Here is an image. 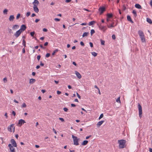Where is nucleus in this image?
I'll return each instance as SVG.
<instances>
[{
    "label": "nucleus",
    "mask_w": 152,
    "mask_h": 152,
    "mask_svg": "<svg viewBox=\"0 0 152 152\" xmlns=\"http://www.w3.org/2000/svg\"><path fill=\"white\" fill-rule=\"evenodd\" d=\"M118 143L119 144V147L121 148H123L126 147V141L124 140H118Z\"/></svg>",
    "instance_id": "nucleus-1"
},
{
    "label": "nucleus",
    "mask_w": 152,
    "mask_h": 152,
    "mask_svg": "<svg viewBox=\"0 0 152 152\" xmlns=\"http://www.w3.org/2000/svg\"><path fill=\"white\" fill-rule=\"evenodd\" d=\"M8 131L14 133L15 130V127L14 126V124H12L7 127Z\"/></svg>",
    "instance_id": "nucleus-2"
},
{
    "label": "nucleus",
    "mask_w": 152,
    "mask_h": 152,
    "mask_svg": "<svg viewBox=\"0 0 152 152\" xmlns=\"http://www.w3.org/2000/svg\"><path fill=\"white\" fill-rule=\"evenodd\" d=\"M138 107L139 111V116L141 118L142 117V108L141 105L140 103H138Z\"/></svg>",
    "instance_id": "nucleus-3"
},
{
    "label": "nucleus",
    "mask_w": 152,
    "mask_h": 152,
    "mask_svg": "<svg viewBox=\"0 0 152 152\" xmlns=\"http://www.w3.org/2000/svg\"><path fill=\"white\" fill-rule=\"evenodd\" d=\"M138 107L139 111V116L141 118L142 117V108L141 105L140 103H138Z\"/></svg>",
    "instance_id": "nucleus-4"
},
{
    "label": "nucleus",
    "mask_w": 152,
    "mask_h": 152,
    "mask_svg": "<svg viewBox=\"0 0 152 152\" xmlns=\"http://www.w3.org/2000/svg\"><path fill=\"white\" fill-rule=\"evenodd\" d=\"M8 147L10 148V152H16L15 148H14L11 144H9L8 145Z\"/></svg>",
    "instance_id": "nucleus-5"
},
{
    "label": "nucleus",
    "mask_w": 152,
    "mask_h": 152,
    "mask_svg": "<svg viewBox=\"0 0 152 152\" xmlns=\"http://www.w3.org/2000/svg\"><path fill=\"white\" fill-rule=\"evenodd\" d=\"M10 142L11 143L12 145L14 147H17V145L15 140L14 139L11 140Z\"/></svg>",
    "instance_id": "nucleus-6"
},
{
    "label": "nucleus",
    "mask_w": 152,
    "mask_h": 152,
    "mask_svg": "<svg viewBox=\"0 0 152 152\" xmlns=\"http://www.w3.org/2000/svg\"><path fill=\"white\" fill-rule=\"evenodd\" d=\"M26 123L25 121L24 120L20 119L19 120L18 124L19 126H21L23 124Z\"/></svg>",
    "instance_id": "nucleus-7"
},
{
    "label": "nucleus",
    "mask_w": 152,
    "mask_h": 152,
    "mask_svg": "<svg viewBox=\"0 0 152 152\" xmlns=\"http://www.w3.org/2000/svg\"><path fill=\"white\" fill-rule=\"evenodd\" d=\"M21 33V30H19L15 33L14 35L16 38H17L20 36Z\"/></svg>",
    "instance_id": "nucleus-8"
},
{
    "label": "nucleus",
    "mask_w": 152,
    "mask_h": 152,
    "mask_svg": "<svg viewBox=\"0 0 152 152\" xmlns=\"http://www.w3.org/2000/svg\"><path fill=\"white\" fill-rule=\"evenodd\" d=\"M105 8L104 7H100L99 9V10L100 12V15H101L105 11Z\"/></svg>",
    "instance_id": "nucleus-9"
},
{
    "label": "nucleus",
    "mask_w": 152,
    "mask_h": 152,
    "mask_svg": "<svg viewBox=\"0 0 152 152\" xmlns=\"http://www.w3.org/2000/svg\"><path fill=\"white\" fill-rule=\"evenodd\" d=\"M99 27L100 30H102L104 32H105L107 29L105 26H102L101 25L99 26Z\"/></svg>",
    "instance_id": "nucleus-10"
},
{
    "label": "nucleus",
    "mask_w": 152,
    "mask_h": 152,
    "mask_svg": "<svg viewBox=\"0 0 152 152\" xmlns=\"http://www.w3.org/2000/svg\"><path fill=\"white\" fill-rule=\"evenodd\" d=\"M75 74H76V75L77 76V77L79 78V79H80L81 78V75H80V74L79 72H78L77 71H75Z\"/></svg>",
    "instance_id": "nucleus-11"
},
{
    "label": "nucleus",
    "mask_w": 152,
    "mask_h": 152,
    "mask_svg": "<svg viewBox=\"0 0 152 152\" xmlns=\"http://www.w3.org/2000/svg\"><path fill=\"white\" fill-rule=\"evenodd\" d=\"M74 144L76 145H79L78 140L77 138L76 139H74L73 140Z\"/></svg>",
    "instance_id": "nucleus-12"
},
{
    "label": "nucleus",
    "mask_w": 152,
    "mask_h": 152,
    "mask_svg": "<svg viewBox=\"0 0 152 152\" xmlns=\"http://www.w3.org/2000/svg\"><path fill=\"white\" fill-rule=\"evenodd\" d=\"M26 27L24 25H22L19 30H21V31L22 32L23 31H24L26 29Z\"/></svg>",
    "instance_id": "nucleus-13"
},
{
    "label": "nucleus",
    "mask_w": 152,
    "mask_h": 152,
    "mask_svg": "<svg viewBox=\"0 0 152 152\" xmlns=\"http://www.w3.org/2000/svg\"><path fill=\"white\" fill-rule=\"evenodd\" d=\"M104 122V121H101L99 122L96 124V126L97 127H99Z\"/></svg>",
    "instance_id": "nucleus-14"
},
{
    "label": "nucleus",
    "mask_w": 152,
    "mask_h": 152,
    "mask_svg": "<svg viewBox=\"0 0 152 152\" xmlns=\"http://www.w3.org/2000/svg\"><path fill=\"white\" fill-rule=\"evenodd\" d=\"M33 8L34 11L36 13H38L39 11V10L37 6L35 5L33 6Z\"/></svg>",
    "instance_id": "nucleus-15"
},
{
    "label": "nucleus",
    "mask_w": 152,
    "mask_h": 152,
    "mask_svg": "<svg viewBox=\"0 0 152 152\" xmlns=\"http://www.w3.org/2000/svg\"><path fill=\"white\" fill-rule=\"evenodd\" d=\"M39 3V2L37 0H34V1L32 3L34 6H35V5L37 6Z\"/></svg>",
    "instance_id": "nucleus-16"
},
{
    "label": "nucleus",
    "mask_w": 152,
    "mask_h": 152,
    "mask_svg": "<svg viewBox=\"0 0 152 152\" xmlns=\"http://www.w3.org/2000/svg\"><path fill=\"white\" fill-rule=\"evenodd\" d=\"M127 19L128 21L132 23H134L133 21L132 20V19H131V17L130 15H127Z\"/></svg>",
    "instance_id": "nucleus-17"
},
{
    "label": "nucleus",
    "mask_w": 152,
    "mask_h": 152,
    "mask_svg": "<svg viewBox=\"0 0 152 152\" xmlns=\"http://www.w3.org/2000/svg\"><path fill=\"white\" fill-rule=\"evenodd\" d=\"M135 7L136 8L139 9H141L142 8L141 6L138 4H136L135 5Z\"/></svg>",
    "instance_id": "nucleus-18"
},
{
    "label": "nucleus",
    "mask_w": 152,
    "mask_h": 152,
    "mask_svg": "<svg viewBox=\"0 0 152 152\" xmlns=\"http://www.w3.org/2000/svg\"><path fill=\"white\" fill-rule=\"evenodd\" d=\"M36 81V80L34 79L31 78L30 80L29 83L31 84H33Z\"/></svg>",
    "instance_id": "nucleus-19"
},
{
    "label": "nucleus",
    "mask_w": 152,
    "mask_h": 152,
    "mask_svg": "<svg viewBox=\"0 0 152 152\" xmlns=\"http://www.w3.org/2000/svg\"><path fill=\"white\" fill-rule=\"evenodd\" d=\"M88 142V140H84L81 143V145H85L87 144Z\"/></svg>",
    "instance_id": "nucleus-20"
},
{
    "label": "nucleus",
    "mask_w": 152,
    "mask_h": 152,
    "mask_svg": "<svg viewBox=\"0 0 152 152\" xmlns=\"http://www.w3.org/2000/svg\"><path fill=\"white\" fill-rule=\"evenodd\" d=\"M138 34L140 36H143L144 35V33L143 31L141 30H139L138 32Z\"/></svg>",
    "instance_id": "nucleus-21"
},
{
    "label": "nucleus",
    "mask_w": 152,
    "mask_h": 152,
    "mask_svg": "<svg viewBox=\"0 0 152 152\" xmlns=\"http://www.w3.org/2000/svg\"><path fill=\"white\" fill-rule=\"evenodd\" d=\"M14 17L13 15H11L9 18V19L10 21H13L14 19Z\"/></svg>",
    "instance_id": "nucleus-22"
},
{
    "label": "nucleus",
    "mask_w": 152,
    "mask_h": 152,
    "mask_svg": "<svg viewBox=\"0 0 152 152\" xmlns=\"http://www.w3.org/2000/svg\"><path fill=\"white\" fill-rule=\"evenodd\" d=\"M146 20L150 24H151L152 23V21L151 19L149 18H147Z\"/></svg>",
    "instance_id": "nucleus-23"
},
{
    "label": "nucleus",
    "mask_w": 152,
    "mask_h": 152,
    "mask_svg": "<svg viewBox=\"0 0 152 152\" xmlns=\"http://www.w3.org/2000/svg\"><path fill=\"white\" fill-rule=\"evenodd\" d=\"M89 34V33L88 32H84L83 33L82 35V37H87L88 35Z\"/></svg>",
    "instance_id": "nucleus-24"
},
{
    "label": "nucleus",
    "mask_w": 152,
    "mask_h": 152,
    "mask_svg": "<svg viewBox=\"0 0 152 152\" xmlns=\"http://www.w3.org/2000/svg\"><path fill=\"white\" fill-rule=\"evenodd\" d=\"M108 18H110L113 16V15L111 13H108L107 15Z\"/></svg>",
    "instance_id": "nucleus-25"
},
{
    "label": "nucleus",
    "mask_w": 152,
    "mask_h": 152,
    "mask_svg": "<svg viewBox=\"0 0 152 152\" xmlns=\"http://www.w3.org/2000/svg\"><path fill=\"white\" fill-rule=\"evenodd\" d=\"M95 23V21H92L88 23V25L89 26H91L93 25L94 23Z\"/></svg>",
    "instance_id": "nucleus-26"
},
{
    "label": "nucleus",
    "mask_w": 152,
    "mask_h": 152,
    "mask_svg": "<svg viewBox=\"0 0 152 152\" xmlns=\"http://www.w3.org/2000/svg\"><path fill=\"white\" fill-rule=\"evenodd\" d=\"M132 12L134 16L135 17L137 16V12L135 10H133Z\"/></svg>",
    "instance_id": "nucleus-27"
},
{
    "label": "nucleus",
    "mask_w": 152,
    "mask_h": 152,
    "mask_svg": "<svg viewBox=\"0 0 152 152\" xmlns=\"http://www.w3.org/2000/svg\"><path fill=\"white\" fill-rule=\"evenodd\" d=\"M114 23H113L112 24H111L110 26L107 25V27L109 28H113L114 27Z\"/></svg>",
    "instance_id": "nucleus-28"
},
{
    "label": "nucleus",
    "mask_w": 152,
    "mask_h": 152,
    "mask_svg": "<svg viewBox=\"0 0 152 152\" xmlns=\"http://www.w3.org/2000/svg\"><path fill=\"white\" fill-rule=\"evenodd\" d=\"M91 53L92 55L93 56H94V57H96L97 55V53L94 52H91Z\"/></svg>",
    "instance_id": "nucleus-29"
},
{
    "label": "nucleus",
    "mask_w": 152,
    "mask_h": 152,
    "mask_svg": "<svg viewBox=\"0 0 152 152\" xmlns=\"http://www.w3.org/2000/svg\"><path fill=\"white\" fill-rule=\"evenodd\" d=\"M141 41L142 42H145L146 41H145V37H143L142 38H141Z\"/></svg>",
    "instance_id": "nucleus-30"
},
{
    "label": "nucleus",
    "mask_w": 152,
    "mask_h": 152,
    "mask_svg": "<svg viewBox=\"0 0 152 152\" xmlns=\"http://www.w3.org/2000/svg\"><path fill=\"white\" fill-rule=\"evenodd\" d=\"M8 10L7 9H4L3 11V13L4 14H7Z\"/></svg>",
    "instance_id": "nucleus-31"
},
{
    "label": "nucleus",
    "mask_w": 152,
    "mask_h": 152,
    "mask_svg": "<svg viewBox=\"0 0 152 152\" xmlns=\"http://www.w3.org/2000/svg\"><path fill=\"white\" fill-rule=\"evenodd\" d=\"M19 26H18L17 25H15L12 27V29H14L17 28H18Z\"/></svg>",
    "instance_id": "nucleus-32"
},
{
    "label": "nucleus",
    "mask_w": 152,
    "mask_h": 152,
    "mask_svg": "<svg viewBox=\"0 0 152 152\" xmlns=\"http://www.w3.org/2000/svg\"><path fill=\"white\" fill-rule=\"evenodd\" d=\"M100 41L101 42V44L102 45H104L105 43V41L102 40V39H100Z\"/></svg>",
    "instance_id": "nucleus-33"
},
{
    "label": "nucleus",
    "mask_w": 152,
    "mask_h": 152,
    "mask_svg": "<svg viewBox=\"0 0 152 152\" xmlns=\"http://www.w3.org/2000/svg\"><path fill=\"white\" fill-rule=\"evenodd\" d=\"M23 45L24 46V47L25 48L26 47V42L24 39L23 40Z\"/></svg>",
    "instance_id": "nucleus-34"
},
{
    "label": "nucleus",
    "mask_w": 152,
    "mask_h": 152,
    "mask_svg": "<svg viewBox=\"0 0 152 152\" xmlns=\"http://www.w3.org/2000/svg\"><path fill=\"white\" fill-rule=\"evenodd\" d=\"M95 32V31L94 29H91V35L92 36L93 34Z\"/></svg>",
    "instance_id": "nucleus-35"
},
{
    "label": "nucleus",
    "mask_w": 152,
    "mask_h": 152,
    "mask_svg": "<svg viewBox=\"0 0 152 152\" xmlns=\"http://www.w3.org/2000/svg\"><path fill=\"white\" fill-rule=\"evenodd\" d=\"M116 102L118 103H121V101L120 100V97H119L118 98L116 99Z\"/></svg>",
    "instance_id": "nucleus-36"
},
{
    "label": "nucleus",
    "mask_w": 152,
    "mask_h": 152,
    "mask_svg": "<svg viewBox=\"0 0 152 152\" xmlns=\"http://www.w3.org/2000/svg\"><path fill=\"white\" fill-rule=\"evenodd\" d=\"M26 107V105L25 103H23L21 106L22 107Z\"/></svg>",
    "instance_id": "nucleus-37"
},
{
    "label": "nucleus",
    "mask_w": 152,
    "mask_h": 152,
    "mask_svg": "<svg viewBox=\"0 0 152 152\" xmlns=\"http://www.w3.org/2000/svg\"><path fill=\"white\" fill-rule=\"evenodd\" d=\"M3 81L4 83H6L7 82V79L6 77L4 78Z\"/></svg>",
    "instance_id": "nucleus-38"
},
{
    "label": "nucleus",
    "mask_w": 152,
    "mask_h": 152,
    "mask_svg": "<svg viewBox=\"0 0 152 152\" xmlns=\"http://www.w3.org/2000/svg\"><path fill=\"white\" fill-rule=\"evenodd\" d=\"M103 116V114L102 113L100 115V116L99 117V120H100V119L101 118H102Z\"/></svg>",
    "instance_id": "nucleus-39"
},
{
    "label": "nucleus",
    "mask_w": 152,
    "mask_h": 152,
    "mask_svg": "<svg viewBox=\"0 0 152 152\" xmlns=\"http://www.w3.org/2000/svg\"><path fill=\"white\" fill-rule=\"evenodd\" d=\"M31 14V12H27L26 14V16L27 17L29 16Z\"/></svg>",
    "instance_id": "nucleus-40"
},
{
    "label": "nucleus",
    "mask_w": 152,
    "mask_h": 152,
    "mask_svg": "<svg viewBox=\"0 0 152 152\" xmlns=\"http://www.w3.org/2000/svg\"><path fill=\"white\" fill-rule=\"evenodd\" d=\"M35 34V32L34 31H33L32 32H31L30 33V35H31L33 37Z\"/></svg>",
    "instance_id": "nucleus-41"
},
{
    "label": "nucleus",
    "mask_w": 152,
    "mask_h": 152,
    "mask_svg": "<svg viewBox=\"0 0 152 152\" xmlns=\"http://www.w3.org/2000/svg\"><path fill=\"white\" fill-rule=\"evenodd\" d=\"M20 14L19 13V14H18L16 16V19L17 20L19 18H20Z\"/></svg>",
    "instance_id": "nucleus-42"
},
{
    "label": "nucleus",
    "mask_w": 152,
    "mask_h": 152,
    "mask_svg": "<svg viewBox=\"0 0 152 152\" xmlns=\"http://www.w3.org/2000/svg\"><path fill=\"white\" fill-rule=\"evenodd\" d=\"M41 57V56L39 55H38L37 56V58L38 61H39Z\"/></svg>",
    "instance_id": "nucleus-43"
},
{
    "label": "nucleus",
    "mask_w": 152,
    "mask_h": 152,
    "mask_svg": "<svg viewBox=\"0 0 152 152\" xmlns=\"http://www.w3.org/2000/svg\"><path fill=\"white\" fill-rule=\"evenodd\" d=\"M63 110L65 112H67L68 110V109L66 107H64L63 108Z\"/></svg>",
    "instance_id": "nucleus-44"
},
{
    "label": "nucleus",
    "mask_w": 152,
    "mask_h": 152,
    "mask_svg": "<svg viewBox=\"0 0 152 152\" xmlns=\"http://www.w3.org/2000/svg\"><path fill=\"white\" fill-rule=\"evenodd\" d=\"M76 94H77V96L78 97L79 99H81V96H80L79 94L77 92H76Z\"/></svg>",
    "instance_id": "nucleus-45"
},
{
    "label": "nucleus",
    "mask_w": 152,
    "mask_h": 152,
    "mask_svg": "<svg viewBox=\"0 0 152 152\" xmlns=\"http://www.w3.org/2000/svg\"><path fill=\"white\" fill-rule=\"evenodd\" d=\"M59 119L62 122L64 121V119L62 118H59Z\"/></svg>",
    "instance_id": "nucleus-46"
},
{
    "label": "nucleus",
    "mask_w": 152,
    "mask_h": 152,
    "mask_svg": "<svg viewBox=\"0 0 152 152\" xmlns=\"http://www.w3.org/2000/svg\"><path fill=\"white\" fill-rule=\"evenodd\" d=\"M112 38L113 39H115V36L114 34H113L112 35Z\"/></svg>",
    "instance_id": "nucleus-47"
},
{
    "label": "nucleus",
    "mask_w": 152,
    "mask_h": 152,
    "mask_svg": "<svg viewBox=\"0 0 152 152\" xmlns=\"http://www.w3.org/2000/svg\"><path fill=\"white\" fill-rule=\"evenodd\" d=\"M89 44H90V46L91 47H93V44L91 42H90L89 43Z\"/></svg>",
    "instance_id": "nucleus-48"
},
{
    "label": "nucleus",
    "mask_w": 152,
    "mask_h": 152,
    "mask_svg": "<svg viewBox=\"0 0 152 152\" xmlns=\"http://www.w3.org/2000/svg\"><path fill=\"white\" fill-rule=\"evenodd\" d=\"M80 44L82 46H84V43L82 41H81L80 42Z\"/></svg>",
    "instance_id": "nucleus-49"
},
{
    "label": "nucleus",
    "mask_w": 152,
    "mask_h": 152,
    "mask_svg": "<svg viewBox=\"0 0 152 152\" xmlns=\"http://www.w3.org/2000/svg\"><path fill=\"white\" fill-rule=\"evenodd\" d=\"M54 20L56 21H58L60 20V19L59 18H55Z\"/></svg>",
    "instance_id": "nucleus-50"
},
{
    "label": "nucleus",
    "mask_w": 152,
    "mask_h": 152,
    "mask_svg": "<svg viewBox=\"0 0 152 152\" xmlns=\"http://www.w3.org/2000/svg\"><path fill=\"white\" fill-rule=\"evenodd\" d=\"M12 114L14 115V116H15V115L16 113L14 111H12Z\"/></svg>",
    "instance_id": "nucleus-51"
},
{
    "label": "nucleus",
    "mask_w": 152,
    "mask_h": 152,
    "mask_svg": "<svg viewBox=\"0 0 152 152\" xmlns=\"http://www.w3.org/2000/svg\"><path fill=\"white\" fill-rule=\"evenodd\" d=\"M57 93L59 95L61 93V92L59 91H57Z\"/></svg>",
    "instance_id": "nucleus-52"
},
{
    "label": "nucleus",
    "mask_w": 152,
    "mask_h": 152,
    "mask_svg": "<svg viewBox=\"0 0 152 152\" xmlns=\"http://www.w3.org/2000/svg\"><path fill=\"white\" fill-rule=\"evenodd\" d=\"M83 10L85 11H87L88 12H91V11L90 10H88L87 9H86L85 8H84L83 9Z\"/></svg>",
    "instance_id": "nucleus-53"
},
{
    "label": "nucleus",
    "mask_w": 152,
    "mask_h": 152,
    "mask_svg": "<svg viewBox=\"0 0 152 152\" xmlns=\"http://www.w3.org/2000/svg\"><path fill=\"white\" fill-rule=\"evenodd\" d=\"M22 52L23 53H25V50L24 47L22 49Z\"/></svg>",
    "instance_id": "nucleus-54"
},
{
    "label": "nucleus",
    "mask_w": 152,
    "mask_h": 152,
    "mask_svg": "<svg viewBox=\"0 0 152 152\" xmlns=\"http://www.w3.org/2000/svg\"><path fill=\"white\" fill-rule=\"evenodd\" d=\"M71 106L72 107H74L76 106V105L74 104H71Z\"/></svg>",
    "instance_id": "nucleus-55"
},
{
    "label": "nucleus",
    "mask_w": 152,
    "mask_h": 152,
    "mask_svg": "<svg viewBox=\"0 0 152 152\" xmlns=\"http://www.w3.org/2000/svg\"><path fill=\"white\" fill-rule=\"evenodd\" d=\"M53 132H54V133L55 134H57V132H56V130L54 129L53 128Z\"/></svg>",
    "instance_id": "nucleus-56"
},
{
    "label": "nucleus",
    "mask_w": 152,
    "mask_h": 152,
    "mask_svg": "<svg viewBox=\"0 0 152 152\" xmlns=\"http://www.w3.org/2000/svg\"><path fill=\"white\" fill-rule=\"evenodd\" d=\"M72 64L74 65H75L76 66L77 65V64H76V63L74 61L73 62Z\"/></svg>",
    "instance_id": "nucleus-57"
},
{
    "label": "nucleus",
    "mask_w": 152,
    "mask_h": 152,
    "mask_svg": "<svg viewBox=\"0 0 152 152\" xmlns=\"http://www.w3.org/2000/svg\"><path fill=\"white\" fill-rule=\"evenodd\" d=\"M4 116L6 117V118H7V113H5L4 114Z\"/></svg>",
    "instance_id": "nucleus-58"
},
{
    "label": "nucleus",
    "mask_w": 152,
    "mask_h": 152,
    "mask_svg": "<svg viewBox=\"0 0 152 152\" xmlns=\"http://www.w3.org/2000/svg\"><path fill=\"white\" fill-rule=\"evenodd\" d=\"M43 31L44 32H46L47 31V29L46 28H44L43 29Z\"/></svg>",
    "instance_id": "nucleus-59"
},
{
    "label": "nucleus",
    "mask_w": 152,
    "mask_h": 152,
    "mask_svg": "<svg viewBox=\"0 0 152 152\" xmlns=\"http://www.w3.org/2000/svg\"><path fill=\"white\" fill-rule=\"evenodd\" d=\"M39 20H39V19H36L35 20V22L36 23H37L39 21Z\"/></svg>",
    "instance_id": "nucleus-60"
},
{
    "label": "nucleus",
    "mask_w": 152,
    "mask_h": 152,
    "mask_svg": "<svg viewBox=\"0 0 152 152\" xmlns=\"http://www.w3.org/2000/svg\"><path fill=\"white\" fill-rule=\"evenodd\" d=\"M72 137L73 139V140L74 139H76L77 138V137H75L73 135H72Z\"/></svg>",
    "instance_id": "nucleus-61"
},
{
    "label": "nucleus",
    "mask_w": 152,
    "mask_h": 152,
    "mask_svg": "<svg viewBox=\"0 0 152 152\" xmlns=\"http://www.w3.org/2000/svg\"><path fill=\"white\" fill-rule=\"evenodd\" d=\"M41 92L43 93H45V92H46V91L45 90H41Z\"/></svg>",
    "instance_id": "nucleus-62"
},
{
    "label": "nucleus",
    "mask_w": 152,
    "mask_h": 152,
    "mask_svg": "<svg viewBox=\"0 0 152 152\" xmlns=\"http://www.w3.org/2000/svg\"><path fill=\"white\" fill-rule=\"evenodd\" d=\"M71 1V0H66L65 1V2L66 3H69Z\"/></svg>",
    "instance_id": "nucleus-63"
},
{
    "label": "nucleus",
    "mask_w": 152,
    "mask_h": 152,
    "mask_svg": "<svg viewBox=\"0 0 152 152\" xmlns=\"http://www.w3.org/2000/svg\"><path fill=\"white\" fill-rule=\"evenodd\" d=\"M8 32L9 33H10L12 32V30L11 29L9 28L8 29Z\"/></svg>",
    "instance_id": "nucleus-64"
}]
</instances>
